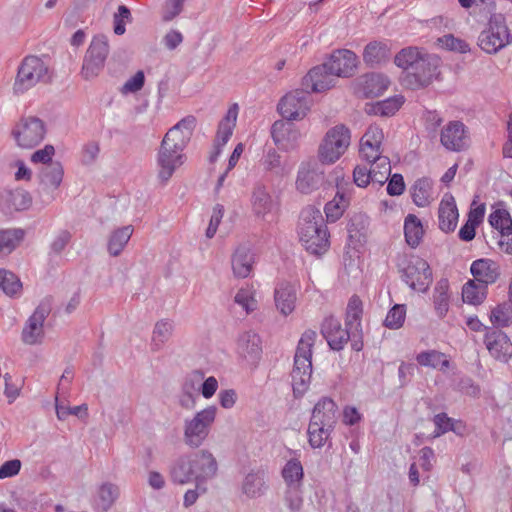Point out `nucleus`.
I'll return each mask as SVG.
<instances>
[{
	"label": "nucleus",
	"instance_id": "69168bd1",
	"mask_svg": "<svg viewBox=\"0 0 512 512\" xmlns=\"http://www.w3.org/2000/svg\"><path fill=\"white\" fill-rule=\"evenodd\" d=\"M433 421L436 426V430L434 432L435 437H439L448 431H455L453 420L449 418L446 413H439L435 415Z\"/></svg>",
	"mask_w": 512,
	"mask_h": 512
},
{
	"label": "nucleus",
	"instance_id": "2f4dec72",
	"mask_svg": "<svg viewBox=\"0 0 512 512\" xmlns=\"http://www.w3.org/2000/svg\"><path fill=\"white\" fill-rule=\"evenodd\" d=\"M132 234L133 227L131 225L123 226L112 231L107 243L108 253L113 257L119 256Z\"/></svg>",
	"mask_w": 512,
	"mask_h": 512
},
{
	"label": "nucleus",
	"instance_id": "e433bc0d",
	"mask_svg": "<svg viewBox=\"0 0 512 512\" xmlns=\"http://www.w3.org/2000/svg\"><path fill=\"white\" fill-rule=\"evenodd\" d=\"M266 489V481L262 472H251L244 478L242 491L247 497H260L265 493Z\"/></svg>",
	"mask_w": 512,
	"mask_h": 512
},
{
	"label": "nucleus",
	"instance_id": "49530a36",
	"mask_svg": "<svg viewBox=\"0 0 512 512\" xmlns=\"http://www.w3.org/2000/svg\"><path fill=\"white\" fill-rule=\"evenodd\" d=\"M448 288L449 285L446 279L440 280L435 287L433 302L434 308L439 317H444L449 309Z\"/></svg>",
	"mask_w": 512,
	"mask_h": 512
},
{
	"label": "nucleus",
	"instance_id": "c9c22d12",
	"mask_svg": "<svg viewBox=\"0 0 512 512\" xmlns=\"http://www.w3.org/2000/svg\"><path fill=\"white\" fill-rule=\"evenodd\" d=\"M410 191L413 202L418 207H425L432 200V181L427 177L417 179Z\"/></svg>",
	"mask_w": 512,
	"mask_h": 512
},
{
	"label": "nucleus",
	"instance_id": "473e14b6",
	"mask_svg": "<svg viewBox=\"0 0 512 512\" xmlns=\"http://www.w3.org/2000/svg\"><path fill=\"white\" fill-rule=\"evenodd\" d=\"M32 204L30 193L24 189L9 191L5 197L4 210L6 213L27 210Z\"/></svg>",
	"mask_w": 512,
	"mask_h": 512
},
{
	"label": "nucleus",
	"instance_id": "bb28decb",
	"mask_svg": "<svg viewBox=\"0 0 512 512\" xmlns=\"http://www.w3.org/2000/svg\"><path fill=\"white\" fill-rule=\"evenodd\" d=\"M237 351L248 361L255 362L258 360L262 352L259 335L253 331L242 333L237 341Z\"/></svg>",
	"mask_w": 512,
	"mask_h": 512
},
{
	"label": "nucleus",
	"instance_id": "4468645a",
	"mask_svg": "<svg viewBox=\"0 0 512 512\" xmlns=\"http://www.w3.org/2000/svg\"><path fill=\"white\" fill-rule=\"evenodd\" d=\"M51 308L49 303L41 302L33 314L28 318L22 333L21 339L27 345H35L41 343L44 337L43 324L50 314Z\"/></svg>",
	"mask_w": 512,
	"mask_h": 512
},
{
	"label": "nucleus",
	"instance_id": "dca6fc26",
	"mask_svg": "<svg viewBox=\"0 0 512 512\" xmlns=\"http://www.w3.org/2000/svg\"><path fill=\"white\" fill-rule=\"evenodd\" d=\"M183 163V150L173 149L170 145L161 142L157 154L158 178L161 182L166 183Z\"/></svg>",
	"mask_w": 512,
	"mask_h": 512
},
{
	"label": "nucleus",
	"instance_id": "4c0bfd02",
	"mask_svg": "<svg viewBox=\"0 0 512 512\" xmlns=\"http://www.w3.org/2000/svg\"><path fill=\"white\" fill-rule=\"evenodd\" d=\"M260 165L263 168V171L267 174L280 178L285 175V167L281 161V156L273 148H270L265 152L260 160Z\"/></svg>",
	"mask_w": 512,
	"mask_h": 512
},
{
	"label": "nucleus",
	"instance_id": "aec40b11",
	"mask_svg": "<svg viewBox=\"0 0 512 512\" xmlns=\"http://www.w3.org/2000/svg\"><path fill=\"white\" fill-rule=\"evenodd\" d=\"M441 144L450 151H462L468 146L465 126L460 121L449 122L441 131Z\"/></svg>",
	"mask_w": 512,
	"mask_h": 512
},
{
	"label": "nucleus",
	"instance_id": "6e6552de",
	"mask_svg": "<svg viewBox=\"0 0 512 512\" xmlns=\"http://www.w3.org/2000/svg\"><path fill=\"white\" fill-rule=\"evenodd\" d=\"M415 65V69L402 72L400 76L402 86L408 89L417 90L427 87L439 74V59L436 56L425 54Z\"/></svg>",
	"mask_w": 512,
	"mask_h": 512
},
{
	"label": "nucleus",
	"instance_id": "58836bf2",
	"mask_svg": "<svg viewBox=\"0 0 512 512\" xmlns=\"http://www.w3.org/2000/svg\"><path fill=\"white\" fill-rule=\"evenodd\" d=\"M406 242L412 248L417 247L423 237L424 231L421 221L413 214H409L404 223Z\"/></svg>",
	"mask_w": 512,
	"mask_h": 512
},
{
	"label": "nucleus",
	"instance_id": "cd10ccee",
	"mask_svg": "<svg viewBox=\"0 0 512 512\" xmlns=\"http://www.w3.org/2000/svg\"><path fill=\"white\" fill-rule=\"evenodd\" d=\"M203 379V374L194 372L189 376L182 385V393L179 396V405L187 410L195 407L196 398L200 389V382Z\"/></svg>",
	"mask_w": 512,
	"mask_h": 512
},
{
	"label": "nucleus",
	"instance_id": "4be33fe9",
	"mask_svg": "<svg viewBox=\"0 0 512 512\" xmlns=\"http://www.w3.org/2000/svg\"><path fill=\"white\" fill-rule=\"evenodd\" d=\"M321 333L333 350H342L350 338V332L342 328L338 319L326 317L321 325Z\"/></svg>",
	"mask_w": 512,
	"mask_h": 512
},
{
	"label": "nucleus",
	"instance_id": "393cba45",
	"mask_svg": "<svg viewBox=\"0 0 512 512\" xmlns=\"http://www.w3.org/2000/svg\"><path fill=\"white\" fill-rule=\"evenodd\" d=\"M311 422L335 428L337 422V405L328 397H323L314 406Z\"/></svg>",
	"mask_w": 512,
	"mask_h": 512
},
{
	"label": "nucleus",
	"instance_id": "72a5a7b5",
	"mask_svg": "<svg viewBox=\"0 0 512 512\" xmlns=\"http://www.w3.org/2000/svg\"><path fill=\"white\" fill-rule=\"evenodd\" d=\"M238 116V105L235 103L228 109L225 117L218 125L215 143L224 146L232 136Z\"/></svg>",
	"mask_w": 512,
	"mask_h": 512
},
{
	"label": "nucleus",
	"instance_id": "2eb2a0df",
	"mask_svg": "<svg viewBox=\"0 0 512 512\" xmlns=\"http://www.w3.org/2000/svg\"><path fill=\"white\" fill-rule=\"evenodd\" d=\"M483 343L489 354L500 362H507L512 355V343L505 332L498 327L486 329Z\"/></svg>",
	"mask_w": 512,
	"mask_h": 512
},
{
	"label": "nucleus",
	"instance_id": "a19ab883",
	"mask_svg": "<svg viewBox=\"0 0 512 512\" xmlns=\"http://www.w3.org/2000/svg\"><path fill=\"white\" fill-rule=\"evenodd\" d=\"M174 329L173 322L167 319H162L156 322L153 335H152V343L151 347L153 351H158L162 348L164 343H166L170 337L172 336Z\"/></svg>",
	"mask_w": 512,
	"mask_h": 512
},
{
	"label": "nucleus",
	"instance_id": "338daca9",
	"mask_svg": "<svg viewBox=\"0 0 512 512\" xmlns=\"http://www.w3.org/2000/svg\"><path fill=\"white\" fill-rule=\"evenodd\" d=\"M55 154V148L53 145L47 144L44 146V148L39 149L35 151L31 155V162L32 163H41L44 166L48 165V163H54L55 161L52 160V157Z\"/></svg>",
	"mask_w": 512,
	"mask_h": 512
},
{
	"label": "nucleus",
	"instance_id": "c756f323",
	"mask_svg": "<svg viewBox=\"0 0 512 512\" xmlns=\"http://www.w3.org/2000/svg\"><path fill=\"white\" fill-rule=\"evenodd\" d=\"M254 262L253 254L246 246H240L236 249L232 256L233 273L238 278H246L252 271Z\"/></svg>",
	"mask_w": 512,
	"mask_h": 512
},
{
	"label": "nucleus",
	"instance_id": "7c9ffc66",
	"mask_svg": "<svg viewBox=\"0 0 512 512\" xmlns=\"http://www.w3.org/2000/svg\"><path fill=\"white\" fill-rule=\"evenodd\" d=\"M171 481L178 485L194 483V474L189 455H183L174 461L170 468Z\"/></svg>",
	"mask_w": 512,
	"mask_h": 512
},
{
	"label": "nucleus",
	"instance_id": "f03ea898",
	"mask_svg": "<svg viewBox=\"0 0 512 512\" xmlns=\"http://www.w3.org/2000/svg\"><path fill=\"white\" fill-rule=\"evenodd\" d=\"M316 337L314 330H306L299 340L291 373L293 393L296 397H301L309 388L312 375V348Z\"/></svg>",
	"mask_w": 512,
	"mask_h": 512
},
{
	"label": "nucleus",
	"instance_id": "3c124183",
	"mask_svg": "<svg viewBox=\"0 0 512 512\" xmlns=\"http://www.w3.org/2000/svg\"><path fill=\"white\" fill-rule=\"evenodd\" d=\"M303 476V466L298 459H290L282 469V477L289 486H298Z\"/></svg>",
	"mask_w": 512,
	"mask_h": 512
},
{
	"label": "nucleus",
	"instance_id": "c03bdc74",
	"mask_svg": "<svg viewBox=\"0 0 512 512\" xmlns=\"http://www.w3.org/2000/svg\"><path fill=\"white\" fill-rule=\"evenodd\" d=\"M487 287L484 284L468 281L462 288L463 301L469 304L478 305L486 298Z\"/></svg>",
	"mask_w": 512,
	"mask_h": 512
},
{
	"label": "nucleus",
	"instance_id": "412c9836",
	"mask_svg": "<svg viewBox=\"0 0 512 512\" xmlns=\"http://www.w3.org/2000/svg\"><path fill=\"white\" fill-rule=\"evenodd\" d=\"M250 205L253 215L256 218L264 220L274 208L272 195L267 186L261 182H256L251 190Z\"/></svg>",
	"mask_w": 512,
	"mask_h": 512
},
{
	"label": "nucleus",
	"instance_id": "e2e57ef3",
	"mask_svg": "<svg viewBox=\"0 0 512 512\" xmlns=\"http://www.w3.org/2000/svg\"><path fill=\"white\" fill-rule=\"evenodd\" d=\"M145 83V75L142 70L136 72V74L128 79L121 88V93H136L140 91Z\"/></svg>",
	"mask_w": 512,
	"mask_h": 512
},
{
	"label": "nucleus",
	"instance_id": "f3484780",
	"mask_svg": "<svg viewBox=\"0 0 512 512\" xmlns=\"http://www.w3.org/2000/svg\"><path fill=\"white\" fill-rule=\"evenodd\" d=\"M324 65L336 77H351L357 68V56L354 52L341 49L333 52Z\"/></svg>",
	"mask_w": 512,
	"mask_h": 512
},
{
	"label": "nucleus",
	"instance_id": "423d86ee",
	"mask_svg": "<svg viewBox=\"0 0 512 512\" xmlns=\"http://www.w3.org/2000/svg\"><path fill=\"white\" fill-rule=\"evenodd\" d=\"M350 130L342 125L329 129L319 146L318 157L325 164L335 163L350 145Z\"/></svg>",
	"mask_w": 512,
	"mask_h": 512
},
{
	"label": "nucleus",
	"instance_id": "a878e982",
	"mask_svg": "<svg viewBox=\"0 0 512 512\" xmlns=\"http://www.w3.org/2000/svg\"><path fill=\"white\" fill-rule=\"evenodd\" d=\"M458 209L452 195H445L439 205V228L444 232L454 231L458 222Z\"/></svg>",
	"mask_w": 512,
	"mask_h": 512
},
{
	"label": "nucleus",
	"instance_id": "8fccbe9b",
	"mask_svg": "<svg viewBox=\"0 0 512 512\" xmlns=\"http://www.w3.org/2000/svg\"><path fill=\"white\" fill-rule=\"evenodd\" d=\"M416 360L422 366L439 368L440 370L449 367V361L446 359L445 354L436 350L421 352L417 355Z\"/></svg>",
	"mask_w": 512,
	"mask_h": 512
},
{
	"label": "nucleus",
	"instance_id": "f257e3e1",
	"mask_svg": "<svg viewBox=\"0 0 512 512\" xmlns=\"http://www.w3.org/2000/svg\"><path fill=\"white\" fill-rule=\"evenodd\" d=\"M299 239L311 254L320 255L329 247V233L320 210L308 206L300 214Z\"/></svg>",
	"mask_w": 512,
	"mask_h": 512
},
{
	"label": "nucleus",
	"instance_id": "de8ad7c7",
	"mask_svg": "<svg viewBox=\"0 0 512 512\" xmlns=\"http://www.w3.org/2000/svg\"><path fill=\"white\" fill-rule=\"evenodd\" d=\"M24 234V230L19 228L1 230L0 252L11 253L23 240Z\"/></svg>",
	"mask_w": 512,
	"mask_h": 512
},
{
	"label": "nucleus",
	"instance_id": "09e8293b",
	"mask_svg": "<svg viewBox=\"0 0 512 512\" xmlns=\"http://www.w3.org/2000/svg\"><path fill=\"white\" fill-rule=\"evenodd\" d=\"M362 301L358 296H352L347 305L346 326L352 331H359L361 327Z\"/></svg>",
	"mask_w": 512,
	"mask_h": 512
},
{
	"label": "nucleus",
	"instance_id": "4d7b16f0",
	"mask_svg": "<svg viewBox=\"0 0 512 512\" xmlns=\"http://www.w3.org/2000/svg\"><path fill=\"white\" fill-rule=\"evenodd\" d=\"M405 315V306L396 304L389 310L385 318L384 325L390 329H398L403 325Z\"/></svg>",
	"mask_w": 512,
	"mask_h": 512
},
{
	"label": "nucleus",
	"instance_id": "680f3d73",
	"mask_svg": "<svg viewBox=\"0 0 512 512\" xmlns=\"http://www.w3.org/2000/svg\"><path fill=\"white\" fill-rule=\"evenodd\" d=\"M438 42L448 50L466 53L469 51V45L464 40L454 37L452 34L444 35L438 39Z\"/></svg>",
	"mask_w": 512,
	"mask_h": 512
},
{
	"label": "nucleus",
	"instance_id": "13d9d810",
	"mask_svg": "<svg viewBox=\"0 0 512 512\" xmlns=\"http://www.w3.org/2000/svg\"><path fill=\"white\" fill-rule=\"evenodd\" d=\"M55 409L56 416L59 420H65L69 415L78 416L80 418L87 417L88 407L86 404H82L75 407H68L58 403V397H56Z\"/></svg>",
	"mask_w": 512,
	"mask_h": 512
},
{
	"label": "nucleus",
	"instance_id": "5701e85b",
	"mask_svg": "<svg viewBox=\"0 0 512 512\" xmlns=\"http://www.w3.org/2000/svg\"><path fill=\"white\" fill-rule=\"evenodd\" d=\"M271 136L276 146L287 151L295 146L300 133L292 123L278 120L271 127Z\"/></svg>",
	"mask_w": 512,
	"mask_h": 512
},
{
	"label": "nucleus",
	"instance_id": "9d476101",
	"mask_svg": "<svg viewBox=\"0 0 512 512\" xmlns=\"http://www.w3.org/2000/svg\"><path fill=\"white\" fill-rule=\"evenodd\" d=\"M310 91L303 86L293 90L282 97L278 104V111L287 120H301L309 112L312 99Z\"/></svg>",
	"mask_w": 512,
	"mask_h": 512
},
{
	"label": "nucleus",
	"instance_id": "37998d69",
	"mask_svg": "<svg viewBox=\"0 0 512 512\" xmlns=\"http://www.w3.org/2000/svg\"><path fill=\"white\" fill-rule=\"evenodd\" d=\"M98 506L102 511L107 512L116 502L120 495V489L111 482L103 483L98 489Z\"/></svg>",
	"mask_w": 512,
	"mask_h": 512
},
{
	"label": "nucleus",
	"instance_id": "6ab92c4d",
	"mask_svg": "<svg viewBox=\"0 0 512 512\" xmlns=\"http://www.w3.org/2000/svg\"><path fill=\"white\" fill-rule=\"evenodd\" d=\"M336 79L323 63L310 69L302 79V86L310 92L320 93L334 87Z\"/></svg>",
	"mask_w": 512,
	"mask_h": 512
},
{
	"label": "nucleus",
	"instance_id": "603ef678",
	"mask_svg": "<svg viewBox=\"0 0 512 512\" xmlns=\"http://www.w3.org/2000/svg\"><path fill=\"white\" fill-rule=\"evenodd\" d=\"M490 225L499 230L503 236L512 233V219L509 213L503 209H497L489 215Z\"/></svg>",
	"mask_w": 512,
	"mask_h": 512
},
{
	"label": "nucleus",
	"instance_id": "c85d7f7f",
	"mask_svg": "<svg viewBox=\"0 0 512 512\" xmlns=\"http://www.w3.org/2000/svg\"><path fill=\"white\" fill-rule=\"evenodd\" d=\"M471 273L477 282L486 287L487 284L494 283L499 276L498 266L489 259L475 260L471 265Z\"/></svg>",
	"mask_w": 512,
	"mask_h": 512
},
{
	"label": "nucleus",
	"instance_id": "1a4fd4ad",
	"mask_svg": "<svg viewBox=\"0 0 512 512\" xmlns=\"http://www.w3.org/2000/svg\"><path fill=\"white\" fill-rule=\"evenodd\" d=\"M46 132L45 123L30 116L20 119L12 130V136L19 147L31 149L44 140Z\"/></svg>",
	"mask_w": 512,
	"mask_h": 512
},
{
	"label": "nucleus",
	"instance_id": "864d4df0",
	"mask_svg": "<svg viewBox=\"0 0 512 512\" xmlns=\"http://www.w3.org/2000/svg\"><path fill=\"white\" fill-rule=\"evenodd\" d=\"M404 103V97L401 95L394 96L376 103L372 107V112L381 116L394 115Z\"/></svg>",
	"mask_w": 512,
	"mask_h": 512
},
{
	"label": "nucleus",
	"instance_id": "a211bd4d",
	"mask_svg": "<svg viewBox=\"0 0 512 512\" xmlns=\"http://www.w3.org/2000/svg\"><path fill=\"white\" fill-rule=\"evenodd\" d=\"M195 123L196 119L193 116L183 118L168 130L162 143L176 150H184L192 136Z\"/></svg>",
	"mask_w": 512,
	"mask_h": 512
},
{
	"label": "nucleus",
	"instance_id": "ea45409f",
	"mask_svg": "<svg viewBox=\"0 0 512 512\" xmlns=\"http://www.w3.org/2000/svg\"><path fill=\"white\" fill-rule=\"evenodd\" d=\"M425 54H421V52L416 47H407L403 48L400 52H398L394 58V63L403 69V72H409L412 69H415V64L418 61H421Z\"/></svg>",
	"mask_w": 512,
	"mask_h": 512
},
{
	"label": "nucleus",
	"instance_id": "0eeeda50",
	"mask_svg": "<svg viewBox=\"0 0 512 512\" xmlns=\"http://www.w3.org/2000/svg\"><path fill=\"white\" fill-rule=\"evenodd\" d=\"M402 279L413 289L425 292L432 283V272L429 264L418 256H405L398 264Z\"/></svg>",
	"mask_w": 512,
	"mask_h": 512
},
{
	"label": "nucleus",
	"instance_id": "b1692460",
	"mask_svg": "<svg viewBox=\"0 0 512 512\" xmlns=\"http://www.w3.org/2000/svg\"><path fill=\"white\" fill-rule=\"evenodd\" d=\"M274 302L281 315H290L295 310L297 302L295 286L289 282L279 283L274 290Z\"/></svg>",
	"mask_w": 512,
	"mask_h": 512
},
{
	"label": "nucleus",
	"instance_id": "6e6d98bb",
	"mask_svg": "<svg viewBox=\"0 0 512 512\" xmlns=\"http://www.w3.org/2000/svg\"><path fill=\"white\" fill-rule=\"evenodd\" d=\"M372 182L384 184L390 173L391 165L389 158H379L378 162L371 164Z\"/></svg>",
	"mask_w": 512,
	"mask_h": 512
},
{
	"label": "nucleus",
	"instance_id": "ddd939ff",
	"mask_svg": "<svg viewBox=\"0 0 512 512\" xmlns=\"http://www.w3.org/2000/svg\"><path fill=\"white\" fill-rule=\"evenodd\" d=\"M322 162H303L298 170L296 189L302 194H310L325 184V172Z\"/></svg>",
	"mask_w": 512,
	"mask_h": 512
},
{
	"label": "nucleus",
	"instance_id": "774afa93",
	"mask_svg": "<svg viewBox=\"0 0 512 512\" xmlns=\"http://www.w3.org/2000/svg\"><path fill=\"white\" fill-rule=\"evenodd\" d=\"M8 296H14L22 289L20 279L12 272L7 271L3 286L1 288Z\"/></svg>",
	"mask_w": 512,
	"mask_h": 512
},
{
	"label": "nucleus",
	"instance_id": "a18cd8bd",
	"mask_svg": "<svg viewBox=\"0 0 512 512\" xmlns=\"http://www.w3.org/2000/svg\"><path fill=\"white\" fill-rule=\"evenodd\" d=\"M389 57V49L382 42H370L364 49L363 59L367 64L375 65Z\"/></svg>",
	"mask_w": 512,
	"mask_h": 512
},
{
	"label": "nucleus",
	"instance_id": "9b49d317",
	"mask_svg": "<svg viewBox=\"0 0 512 512\" xmlns=\"http://www.w3.org/2000/svg\"><path fill=\"white\" fill-rule=\"evenodd\" d=\"M109 54L108 39L105 35L95 36L84 57L82 65V76L88 80L92 79L101 72L106 58Z\"/></svg>",
	"mask_w": 512,
	"mask_h": 512
},
{
	"label": "nucleus",
	"instance_id": "bf43d9fd",
	"mask_svg": "<svg viewBox=\"0 0 512 512\" xmlns=\"http://www.w3.org/2000/svg\"><path fill=\"white\" fill-rule=\"evenodd\" d=\"M234 301L240 305L246 313L253 312L257 308V301L250 289L242 288L238 290L234 297Z\"/></svg>",
	"mask_w": 512,
	"mask_h": 512
},
{
	"label": "nucleus",
	"instance_id": "f8f14e48",
	"mask_svg": "<svg viewBox=\"0 0 512 512\" xmlns=\"http://www.w3.org/2000/svg\"><path fill=\"white\" fill-rule=\"evenodd\" d=\"M194 474V483L197 489L205 493L206 483L216 477L218 462L214 455L206 449L199 450L189 455Z\"/></svg>",
	"mask_w": 512,
	"mask_h": 512
},
{
	"label": "nucleus",
	"instance_id": "f704fd0d",
	"mask_svg": "<svg viewBox=\"0 0 512 512\" xmlns=\"http://www.w3.org/2000/svg\"><path fill=\"white\" fill-rule=\"evenodd\" d=\"M63 175L64 169L59 161L48 163L39 172L40 183L46 188L57 189L63 180Z\"/></svg>",
	"mask_w": 512,
	"mask_h": 512
},
{
	"label": "nucleus",
	"instance_id": "20e7f679",
	"mask_svg": "<svg viewBox=\"0 0 512 512\" xmlns=\"http://www.w3.org/2000/svg\"><path fill=\"white\" fill-rule=\"evenodd\" d=\"M51 79L48 66L37 56L25 57L18 67L13 92L16 95L26 93L38 83H48Z\"/></svg>",
	"mask_w": 512,
	"mask_h": 512
},
{
	"label": "nucleus",
	"instance_id": "052dcab7",
	"mask_svg": "<svg viewBox=\"0 0 512 512\" xmlns=\"http://www.w3.org/2000/svg\"><path fill=\"white\" fill-rule=\"evenodd\" d=\"M132 16L129 8L125 5H120L118 11L113 16L114 33L122 35L125 33V24L131 22Z\"/></svg>",
	"mask_w": 512,
	"mask_h": 512
},
{
	"label": "nucleus",
	"instance_id": "7ed1b4c3",
	"mask_svg": "<svg viewBox=\"0 0 512 512\" xmlns=\"http://www.w3.org/2000/svg\"><path fill=\"white\" fill-rule=\"evenodd\" d=\"M478 46L487 54H496L512 44V34L501 13H491L487 27L480 32Z\"/></svg>",
	"mask_w": 512,
	"mask_h": 512
},
{
	"label": "nucleus",
	"instance_id": "5fc2aeb1",
	"mask_svg": "<svg viewBox=\"0 0 512 512\" xmlns=\"http://www.w3.org/2000/svg\"><path fill=\"white\" fill-rule=\"evenodd\" d=\"M490 320L494 327H505L512 323V306L507 303L499 304L491 310Z\"/></svg>",
	"mask_w": 512,
	"mask_h": 512
},
{
	"label": "nucleus",
	"instance_id": "0e129e2a",
	"mask_svg": "<svg viewBox=\"0 0 512 512\" xmlns=\"http://www.w3.org/2000/svg\"><path fill=\"white\" fill-rule=\"evenodd\" d=\"M380 147L381 145L374 146L372 143L361 142L360 154L367 162L376 163L379 158H387L381 155Z\"/></svg>",
	"mask_w": 512,
	"mask_h": 512
},
{
	"label": "nucleus",
	"instance_id": "39448f33",
	"mask_svg": "<svg viewBox=\"0 0 512 512\" xmlns=\"http://www.w3.org/2000/svg\"><path fill=\"white\" fill-rule=\"evenodd\" d=\"M217 408L208 406L184 421V443L191 448L200 447L210 433L215 421Z\"/></svg>",
	"mask_w": 512,
	"mask_h": 512
},
{
	"label": "nucleus",
	"instance_id": "79ce46f5",
	"mask_svg": "<svg viewBox=\"0 0 512 512\" xmlns=\"http://www.w3.org/2000/svg\"><path fill=\"white\" fill-rule=\"evenodd\" d=\"M333 427H326L315 422H309L308 441L312 448H321L329 440Z\"/></svg>",
	"mask_w": 512,
	"mask_h": 512
}]
</instances>
